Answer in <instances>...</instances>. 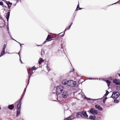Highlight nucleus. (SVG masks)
Segmentation results:
<instances>
[{
  "label": "nucleus",
  "mask_w": 120,
  "mask_h": 120,
  "mask_svg": "<svg viewBox=\"0 0 120 120\" xmlns=\"http://www.w3.org/2000/svg\"><path fill=\"white\" fill-rule=\"evenodd\" d=\"M39 63L40 64H41L42 62H43L44 61V60L42 58H41L39 60Z\"/></svg>",
  "instance_id": "22"
},
{
  "label": "nucleus",
  "mask_w": 120,
  "mask_h": 120,
  "mask_svg": "<svg viewBox=\"0 0 120 120\" xmlns=\"http://www.w3.org/2000/svg\"><path fill=\"white\" fill-rule=\"evenodd\" d=\"M20 47H21V45H23V44H20Z\"/></svg>",
  "instance_id": "46"
},
{
  "label": "nucleus",
  "mask_w": 120,
  "mask_h": 120,
  "mask_svg": "<svg viewBox=\"0 0 120 120\" xmlns=\"http://www.w3.org/2000/svg\"><path fill=\"white\" fill-rule=\"evenodd\" d=\"M7 30L8 31H9V28L8 26V28H7Z\"/></svg>",
  "instance_id": "40"
},
{
  "label": "nucleus",
  "mask_w": 120,
  "mask_h": 120,
  "mask_svg": "<svg viewBox=\"0 0 120 120\" xmlns=\"http://www.w3.org/2000/svg\"><path fill=\"white\" fill-rule=\"evenodd\" d=\"M26 88L24 89V90L23 92V93L21 97L19 99V101L17 102V103H19V102H21V101L22 100L23 97L24 96V94H25V93L26 92Z\"/></svg>",
  "instance_id": "9"
},
{
  "label": "nucleus",
  "mask_w": 120,
  "mask_h": 120,
  "mask_svg": "<svg viewBox=\"0 0 120 120\" xmlns=\"http://www.w3.org/2000/svg\"><path fill=\"white\" fill-rule=\"evenodd\" d=\"M68 81L66 79H64L62 81V83L63 85H68Z\"/></svg>",
  "instance_id": "11"
},
{
  "label": "nucleus",
  "mask_w": 120,
  "mask_h": 120,
  "mask_svg": "<svg viewBox=\"0 0 120 120\" xmlns=\"http://www.w3.org/2000/svg\"><path fill=\"white\" fill-rule=\"evenodd\" d=\"M72 23H71V24L67 28H66L65 29V30H64V34H63V35H62L61 36H60L59 35L60 34H61L62 33H63V32H62L58 34H56V39H58V38H60L61 37H63V36H64V34H65V31L67 30H69L70 27H71L72 25Z\"/></svg>",
  "instance_id": "3"
},
{
  "label": "nucleus",
  "mask_w": 120,
  "mask_h": 120,
  "mask_svg": "<svg viewBox=\"0 0 120 120\" xmlns=\"http://www.w3.org/2000/svg\"><path fill=\"white\" fill-rule=\"evenodd\" d=\"M3 5V3L2 1L0 2V5Z\"/></svg>",
  "instance_id": "32"
},
{
  "label": "nucleus",
  "mask_w": 120,
  "mask_h": 120,
  "mask_svg": "<svg viewBox=\"0 0 120 120\" xmlns=\"http://www.w3.org/2000/svg\"><path fill=\"white\" fill-rule=\"evenodd\" d=\"M47 70H48V71H50V69H49V70H48V67H47Z\"/></svg>",
  "instance_id": "44"
},
{
  "label": "nucleus",
  "mask_w": 120,
  "mask_h": 120,
  "mask_svg": "<svg viewBox=\"0 0 120 120\" xmlns=\"http://www.w3.org/2000/svg\"><path fill=\"white\" fill-rule=\"evenodd\" d=\"M32 70L31 69H27V71H28V73L29 74V76H28L29 78H28V83H27V86L26 87H27V86L28 85L29 83V81H30V77H31V76L32 75V74H33V73L32 72V73H30V74H29V71H31Z\"/></svg>",
  "instance_id": "8"
},
{
  "label": "nucleus",
  "mask_w": 120,
  "mask_h": 120,
  "mask_svg": "<svg viewBox=\"0 0 120 120\" xmlns=\"http://www.w3.org/2000/svg\"><path fill=\"white\" fill-rule=\"evenodd\" d=\"M69 94L67 91H65L63 92L62 94V98H66L69 95Z\"/></svg>",
  "instance_id": "6"
},
{
  "label": "nucleus",
  "mask_w": 120,
  "mask_h": 120,
  "mask_svg": "<svg viewBox=\"0 0 120 120\" xmlns=\"http://www.w3.org/2000/svg\"><path fill=\"white\" fill-rule=\"evenodd\" d=\"M76 117L78 118H79L80 117L83 118V116L82 115V113L81 112H78L76 114Z\"/></svg>",
  "instance_id": "12"
},
{
  "label": "nucleus",
  "mask_w": 120,
  "mask_h": 120,
  "mask_svg": "<svg viewBox=\"0 0 120 120\" xmlns=\"http://www.w3.org/2000/svg\"><path fill=\"white\" fill-rule=\"evenodd\" d=\"M79 8V10H81V9L82 8Z\"/></svg>",
  "instance_id": "45"
},
{
  "label": "nucleus",
  "mask_w": 120,
  "mask_h": 120,
  "mask_svg": "<svg viewBox=\"0 0 120 120\" xmlns=\"http://www.w3.org/2000/svg\"><path fill=\"white\" fill-rule=\"evenodd\" d=\"M89 112L94 115H96L98 113L97 111L93 108H91L90 110H89Z\"/></svg>",
  "instance_id": "7"
},
{
  "label": "nucleus",
  "mask_w": 120,
  "mask_h": 120,
  "mask_svg": "<svg viewBox=\"0 0 120 120\" xmlns=\"http://www.w3.org/2000/svg\"><path fill=\"white\" fill-rule=\"evenodd\" d=\"M119 76H120V74L119 75Z\"/></svg>",
  "instance_id": "54"
},
{
  "label": "nucleus",
  "mask_w": 120,
  "mask_h": 120,
  "mask_svg": "<svg viewBox=\"0 0 120 120\" xmlns=\"http://www.w3.org/2000/svg\"><path fill=\"white\" fill-rule=\"evenodd\" d=\"M120 0H119V1H117V2L116 3H114L113 4H112V5H113V4H116V3H119V2H120Z\"/></svg>",
  "instance_id": "33"
},
{
  "label": "nucleus",
  "mask_w": 120,
  "mask_h": 120,
  "mask_svg": "<svg viewBox=\"0 0 120 120\" xmlns=\"http://www.w3.org/2000/svg\"><path fill=\"white\" fill-rule=\"evenodd\" d=\"M11 39H12L13 40H14V41H16V40H15L14 39H13L12 37H11Z\"/></svg>",
  "instance_id": "37"
},
{
  "label": "nucleus",
  "mask_w": 120,
  "mask_h": 120,
  "mask_svg": "<svg viewBox=\"0 0 120 120\" xmlns=\"http://www.w3.org/2000/svg\"><path fill=\"white\" fill-rule=\"evenodd\" d=\"M10 33L9 32H8V33L9 34H10Z\"/></svg>",
  "instance_id": "49"
},
{
  "label": "nucleus",
  "mask_w": 120,
  "mask_h": 120,
  "mask_svg": "<svg viewBox=\"0 0 120 120\" xmlns=\"http://www.w3.org/2000/svg\"><path fill=\"white\" fill-rule=\"evenodd\" d=\"M74 71V70H73V71Z\"/></svg>",
  "instance_id": "56"
},
{
  "label": "nucleus",
  "mask_w": 120,
  "mask_h": 120,
  "mask_svg": "<svg viewBox=\"0 0 120 120\" xmlns=\"http://www.w3.org/2000/svg\"><path fill=\"white\" fill-rule=\"evenodd\" d=\"M8 11L9 12L7 13V15L6 16V17L7 19V21L8 22L10 15V11L9 10H8Z\"/></svg>",
  "instance_id": "14"
},
{
  "label": "nucleus",
  "mask_w": 120,
  "mask_h": 120,
  "mask_svg": "<svg viewBox=\"0 0 120 120\" xmlns=\"http://www.w3.org/2000/svg\"><path fill=\"white\" fill-rule=\"evenodd\" d=\"M95 107L97 109H98L100 111H102L103 110L102 108L100 105H95Z\"/></svg>",
  "instance_id": "15"
},
{
  "label": "nucleus",
  "mask_w": 120,
  "mask_h": 120,
  "mask_svg": "<svg viewBox=\"0 0 120 120\" xmlns=\"http://www.w3.org/2000/svg\"><path fill=\"white\" fill-rule=\"evenodd\" d=\"M9 35L10 37L11 38V34H9Z\"/></svg>",
  "instance_id": "47"
},
{
  "label": "nucleus",
  "mask_w": 120,
  "mask_h": 120,
  "mask_svg": "<svg viewBox=\"0 0 120 120\" xmlns=\"http://www.w3.org/2000/svg\"><path fill=\"white\" fill-rule=\"evenodd\" d=\"M116 88L117 90H120V87L119 86H116Z\"/></svg>",
  "instance_id": "29"
},
{
  "label": "nucleus",
  "mask_w": 120,
  "mask_h": 120,
  "mask_svg": "<svg viewBox=\"0 0 120 120\" xmlns=\"http://www.w3.org/2000/svg\"><path fill=\"white\" fill-rule=\"evenodd\" d=\"M89 118L91 120H95L96 118L95 116L94 115L93 116H90L89 117Z\"/></svg>",
  "instance_id": "19"
},
{
  "label": "nucleus",
  "mask_w": 120,
  "mask_h": 120,
  "mask_svg": "<svg viewBox=\"0 0 120 120\" xmlns=\"http://www.w3.org/2000/svg\"><path fill=\"white\" fill-rule=\"evenodd\" d=\"M3 55H1V54L0 55V57H1V56H2Z\"/></svg>",
  "instance_id": "48"
},
{
  "label": "nucleus",
  "mask_w": 120,
  "mask_h": 120,
  "mask_svg": "<svg viewBox=\"0 0 120 120\" xmlns=\"http://www.w3.org/2000/svg\"><path fill=\"white\" fill-rule=\"evenodd\" d=\"M7 4L8 6V7L9 9H10V8L12 4L11 3H10L9 1L7 2Z\"/></svg>",
  "instance_id": "20"
},
{
  "label": "nucleus",
  "mask_w": 120,
  "mask_h": 120,
  "mask_svg": "<svg viewBox=\"0 0 120 120\" xmlns=\"http://www.w3.org/2000/svg\"><path fill=\"white\" fill-rule=\"evenodd\" d=\"M82 114L84 116L87 117L88 116V115L86 114V112L85 111H82Z\"/></svg>",
  "instance_id": "18"
},
{
  "label": "nucleus",
  "mask_w": 120,
  "mask_h": 120,
  "mask_svg": "<svg viewBox=\"0 0 120 120\" xmlns=\"http://www.w3.org/2000/svg\"><path fill=\"white\" fill-rule=\"evenodd\" d=\"M64 88V87L61 85L57 86L56 89V93H53V96H54L56 98V99H57V94H59L61 93L63 91Z\"/></svg>",
  "instance_id": "1"
},
{
  "label": "nucleus",
  "mask_w": 120,
  "mask_h": 120,
  "mask_svg": "<svg viewBox=\"0 0 120 120\" xmlns=\"http://www.w3.org/2000/svg\"><path fill=\"white\" fill-rule=\"evenodd\" d=\"M8 53H9H9H9V52H8Z\"/></svg>",
  "instance_id": "51"
},
{
  "label": "nucleus",
  "mask_w": 120,
  "mask_h": 120,
  "mask_svg": "<svg viewBox=\"0 0 120 120\" xmlns=\"http://www.w3.org/2000/svg\"><path fill=\"white\" fill-rule=\"evenodd\" d=\"M32 70H35L36 69V68L34 66L32 68Z\"/></svg>",
  "instance_id": "31"
},
{
  "label": "nucleus",
  "mask_w": 120,
  "mask_h": 120,
  "mask_svg": "<svg viewBox=\"0 0 120 120\" xmlns=\"http://www.w3.org/2000/svg\"><path fill=\"white\" fill-rule=\"evenodd\" d=\"M16 41V42H17L18 43H19V44H20V43L19 42L17 41Z\"/></svg>",
  "instance_id": "43"
},
{
  "label": "nucleus",
  "mask_w": 120,
  "mask_h": 120,
  "mask_svg": "<svg viewBox=\"0 0 120 120\" xmlns=\"http://www.w3.org/2000/svg\"><path fill=\"white\" fill-rule=\"evenodd\" d=\"M64 120H71V119H70V118L69 117H67L65 119H64Z\"/></svg>",
  "instance_id": "28"
},
{
  "label": "nucleus",
  "mask_w": 120,
  "mask_h": 120,
  "mask_svg": "<svg viewBox=\"0 0 120 120\" xmlns=\"http://www.w3.org/2000/svg\"><path fill=\"white\" fill-rule=\"evenodd\" d=\"M76 82L72 80L68 81V86L70 87H74L75 86Z\"/></svg>",
  "instance_id": "4"
},
{
  "label": "nucleus",
  "mask_w": 120,
  "mask_h": 120,
  "mask_svg": "<svg viewBox=\"0 0 120 120\" xmlns=\"http://www.w3.org/2000/svg\"><path fill=\"white\" fill-rule=\"evenodd\" d=\"M14 104H13L8 105V109L11 110H12L13 109L14 107Z\"/></svg>",
  "instance_id": "13"
},
{
  "label": "nucleus",
  "mask_w": 120,
  "mask_h": 120,
  "mask_svg": "<svg viewBox=\"0 0 120 120\" xmlns=\"http://www.w3.org/2000/svg\"><path fill=\"white\" fill-rule=\"evenodd\" d=\"M69 117L72 120L74 119L75 118V113L72 114Z\"/></svg>",
  "instance_id": "16"
},
{
  "label": "nucleus",
  "mask_w": 120,
  "mask_h": 120,
  "mask_svg": "<svg viewBox=\"0 0 120 120\" xmlns=\"http://www.w3.org/2000/svg\"><path fill=\"white\" fill-rule=\"evenodd\" d=\"M20 62H21V63H22V61H21V59H20Z\"/></svg>",
  "instance_id": "38"
},
{
  "label": "nucleus",
  "mask_w": 120,
  "mask_h": 120,
  "mask_svg": "<svg viewBox=\"0 0 120 120\" xmlns=\"http://www.w3.org/2000/svg\"><path fill=\"white\" fill-rule=\"evenodd\" d=\"M107 99V98L106 97H105V98H104V100H105Z\"/></svg>",
  "instance_id": "36"
},
{
  "label": "nucleus",
  "mask_w": 120,
  "mask_h": 120,
  "mask_svg": "<svg viewBox=\"0 0 120 120\" xmlns=\"http://www.w3.org/2000/svg\"><path fill=\"white\" fill-rule=\"evenodd\" d=\"M18 54L19 55L20 57V52H19L18 53Z\"/></svg>",
  "instance_id": "41"
},
{
  "label": "nucleus",
  "mask_w": 120,
  "mask_h": 120,
  "mask_svg": "<svg viewBox=\"0 0 120 120\" xmlns=\"http://www.w3.org/2000/svg\"><path fill=\"white\" fill-rule=\"evenodd\" d=\"M105 100H104V99H103V103H105Z\"/></svg>",
  "instance_id": "39"
},
{
  "label": "nucleus",
  "mask_w": 120,
  "mask_h": 120,
  "mask_svg": "<svg viewBox=\"0 0 120 120\" xmlns=\"http://www.w3.org/2000/svg\"><path fill=\"white\" fill-rule=\"evenodd\" d=\"M94 79L93 78H90L89 79Z\"/></svg>",
  "instance_id": "34"
},
{
  "label": "nucleus",
  "mask_w": 120,
  "mask_h": 120,
  "mask_svg": "<svg viewBox=\"0 0 120 120\" xmlns=\"http://www.w3.org/2000/svg\"><path fill=\"white\" fill-rule=\"evenodd\" d=\"M46 42V41H45L43 42V44H44Z\"/></svg>",
  "instance_id": "35"
},
{
  "label": "nucleus",
  "mask_w": 120,
  "mask_h": 120,
  "mask_svg": "<svg viewBox=\"0 0 120 120\" xmlns=\"http://www.w3.org/2000/svg\"><path fill=\"white\" fill-rule=\"evenodd\" d=\"M79 2H78V4L77 5V8L75 10V11H77L78 10H79V9H78V8H79Z\"/></svg>",
  "instance_id": "30"
},
{
  "label": "nucleus",
  "mask_w": 120,
  "mask_h": 120,
  "mask_svg": "<svg viewBox=\"0 0 120 120\" xmlns=\"http://www.w3.org/2000/svg\"><path fill=\"white\" fill-rule=\"evenodd\" d=\"M6 47V45L5 44H4L1 53V54L2 55H3L5 54V51Z\"/></svg>",
  "instance_id": "10"
},
{
  "label": "nucleus",
  "mask_w": 120,
  "mask_h": 120,
  "mask_svg": "<svg viewBox=\"0 0 120 120\" xmlns=\"http://www.w3.org/2000/svg\"><path fill=\"white\" fill-rule=\"evenodd\" d=\"M72 71H70V72H72Z\"/></svg>",
  "instance_id": "53"
},
{
  "label": "nucleus",
  "mask_w": 120,
  "mask_h": 120,
  "mask_svg": "<svg viewBox=\"0 0 120 120\" xmlns=\"http://www.w3.org/2000/svg\"><path fill=\"white\" fill-rule=\"evenodd\" d=\"M41 46V45H38V46Z\"/></svg>",
  "instance_id": "50"
},
{
  "label": "nucleus",
  "mask_w": 120,
  "mask_h": 120,
  "mask_svg": "<svg viewBox=\"0 0 120 120\" xmlns=\"http://www.w3.org/2000/svg\"><path fill=\"white\" fill-rule=\"evenodd\" d=\"M113 82L117 85H119L120 84V83L117 82L116 79H114L113 80Z\"/></svg>",
  "instance_id": "21"
},
{
  "label": "nucleus",
  "mask_w": 120,
  "mask_h": 120,
  "mask_svg": "<svg viewBox=\"0 0 120 120\" xmlns=\"http://www.w3.org/2000/svg\"><path fill=\"white\" fill-rule=\"evenodd\" d=\"M0 109H1V108H0Z\"/></svg>",
  "instance_id": "52"
},
{
  "label": "nucleus",
  "mask_w": 120,
  "mask_h": 120,
  "mask_svg": "<svg viewBox=\"0 0 120 120\" xmlns=\"http://www.w3.org/2000/svg\"><path fill=\"white\" fill-rule=\"evenodd\" d=\"M45 52L44 51H42V49H41V56L42 57H43V56L45 54Z\"/></svg>",
  "instance_id": "24"
},
{
  "label": "nucleus",
  "mask_w": 120,
  "mask_h": 120,
  "mask_svg": "<svg viewBox=\"0 0 120 120\" xmlns=\"http://www.w3.org/2000/svg\"><path fill=\"white\" fill-rule=\"evenodd\" d=\"M115 99V100L114 101V102L115 103H118L119 102V101L118 100L116 99Z\"/></svg>",
  "instance_id": "26"
},
{
  "label": "nucleus",
  "mask_w": 120,
  "mask_h": 120,
  "mask_svg": "<svg viewBox=\"0 0 120 120\" xmlns=\"http://www.w3.org/2000/svg\"><path fill=\"white\" fill-rule=\"evenodd\" d=\"M99 99H91L90 98H87V100H90V99H91L92 100H94V101H95L96 100H98Z\"/></svg>",
  "instance_id": "25"
},
{
  "label": "nucleus",
  "mask_w": 120,
  "mask_h": 120,
  "mask_svg": "<svg viewBox=\"0 0 120 120\" xmlns=\"http://www.w3.org/2000/svg\"><path fill=\"white\" fill-rule=\"evenodd\" d=\"M17 114L16 116L18 117L19 116L20 114L21 108V102H19V103H17Z\"/></svg>",
  "instance_id": "2"
},
{
  "label": "nucleus",
  "mask_w": 120,
  "mask_h": 120,
  "mask_svg": "<svg viewBox=\"0 0 120 120\" xmlns=\"http://www.w3.org/2000/svg\"><path fill=\"white\" fill-rule=\"evenodd\" d=\"M119 92H114L112 93V95L111 97L113 98L114 99H116L117 98L120 94Z\"/></svg>",
  "instance_id": "5"
},
{
  "label": "nucleus",
  "mask_w": 120,
  "mask_h": 120,
  "mask_svg": "<svg viewBox=\"0 0 120 120\" xmlns=\"http://www.w3.org/2000/svg\"><path fill=\"white\" fill-rule=\"evenodd\" d=\"M74 71V70H73V71Z\"/></svg>",
  "instance_id": "55"
},
{
  "label": "nucleus",
  "mask_w": 120,
  "mask_h": 120,
  "mask_svg": "<svg viewBox=\"0 0 120 120\" xmlns=\"http://www.w3.org/2000/svg\"><path fill=\"white\" fill-rule=\"evenodd\" d=\"M87 98L86 97V96H85V97L84 98L86 99H87Z\"/></svg>",
  "instance_id": "42"
},
{
  "label": "nucleus",
  "mask_w": 120,
  "mask_h": 120,
  "mask_svg": "<svg viewBox=\"0 0 120 120\" xmlns=\"http://www.w3.org/2000/svg\"><path fill=\"white\" fill-rule=\"evenodd\" d=\"M52 37L50 36L49 35H48L46 38V40L48 41H50L51 40H52Z\"/></svg>",
  "instance_id": "17"
},
{
  "label": "nucleus",
  "mask_w": 120,
  "mask_h": 120,
  "mask_svg": "<svg viewBox=\"0 0 120 120\" xmlns=\"http://www.w3.org/2000/svg\"><path fill=\"white\" fill-rule=\"evenodd\" d=\"M109 92L107 90L106 91V93L104 95L105 96H107L109 93Z\"/></svg>",
  "instance_id": "27"
},
{
  "label": "nucleus",
  "mask_w": 120,
  "mask_h": 120,
  "mask_svg": "<svg viewBox=\"0 0 120 120\" xmlns=\"http://www.w3.org/2000/svg\"><path fill=\"white\" fill-rule=\"evenodd\" d=\"M105 81H106V83H107V85L109 86L110 84V81L108 80H107Z\"/></svg>",
  "instance_id": "23"
}]
</instances>
